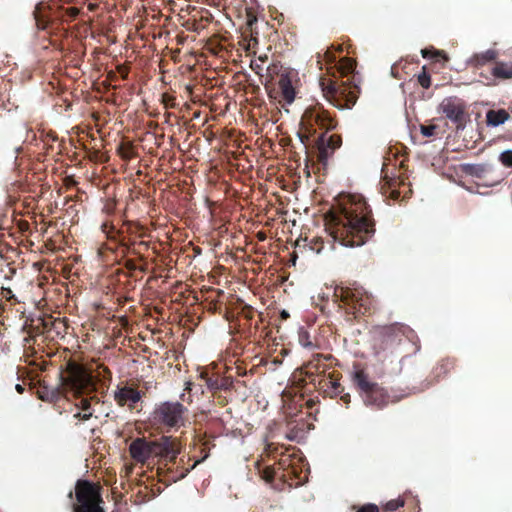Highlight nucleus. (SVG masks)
Listing matches in <instances>:
<instances>
[{"instance_id": "46", "label": "nucleus", "mask_w": 512, "mask_h": 512, "mask_svg": "<svg viewBox=\"0 0 512 512\" xmlns=\"http://www.w3.org/2000/svg\"><path fill=\"white\" fill-rule=\"evenodd\" d=\"M114 210H115V203L113 201H108L103 207V212H105L108 215L113 214Z\"/></svg>"}, {"instance_id": "3", "label": "nucleus", "mask_w": 512, "mask_h": 512, "mask_svg": "<svg viewBox=\"0 0 512 512\" xmlns=\"http://www.w3.org/2000/svg\"><path fill=\"white\" fill-rule=\"evenodd\" d=\"M336 126L335 117L320 103L308 106L302 114L298 136L305 148H312L311 157L315 158L318 170L326 169L329 159L342 145L340 135L329 134Z\"/></svg>"}, {"instance_id": "42", "label": "nucleus", "mask_w": 512, "mask_h": 512, "mask_svg": "<svg viewBox=\"0 0 512 512\" xmlns=\"http://www.w3.org/2000/svg\"><path fill=\"white\" fill-rule=\"evenodd\" d=\"M0 296L2 298H5L8 301H11L12 299L15 298L12 290L10 288H6V287H1V289H0Z\"/></svg>"}, {"instance_id": "5", "label": "nucleus", "mask_w": 512, "mask_h": 512, "mask_svg": "<svg viewBox=\"0 0 512 512\" xmlns=\"http://www.w3.org/2000/svg\"><path fill=\"white\" fill-rule=\"evenodd\" d=\"M77 0H50L39 2L33 11V18L38 30L47 31L55 22L70 23L80 14Z\"/></svg>"}, {"instance_id": "23", "label": "nucleus", "mask_w": 512, "mask_h": 512, "mask_svg": "<svg viewBox=\"0 0 512 512\" xmlns=\"http://www.w3.org/2000/svg\"><path fill=\"white\" fill-rule=\"evenodd\" d=\"M229 394H233L234 398L244 401L248 397V386L244 380H234L232 377V385L229 386Z\"/></svg>"}, {"instance_id": "16", "label": "nucleus", "mask_w": 512, "mask_h": 512, "mask_svg": "<svg viewBox=\"0 0 512 512\" xmlns=\"http://www.w3.org/2000/svg\"><path fill=\"white\" fill-rule=\"evenodd\" d=\"M124 226L127 227L126 231L122 230L121 236H119L115 242L118 244V247L121 248L123 257H126L131 254L133 244L140 241L142 233L138 234V232L141 231L143 227L134 225L131 222L124 223Z\"/></svg>"}, {"instance_id": "32", "label": "nucleus", "mask_w": 512, "mask_h": 512, "mask_svg": "<svg viewBox=\"0 0 512 512\" xmlns=\"http://www.w3.org/2000/svg\"><path fill=\"white\" fill-rule=\"evenodd\" d=\"M267 60V55L259 56L257 59L251 61L250 67L256 74L261 75L264 70L263 65Z\"/></svg>"}, {"instance_id": "55", "label": "nucleus", "mask_w": 512, "mask_h": 512, "mask_svg": "<svg viewBox=\"0 0 512 512\" xmlns=\"http://www.w3.org/2000/svg\"><path fill=\"white\" fill-rule=\"evenodd\" d=\"M332 360H333V358L331 360H324L322 358L321 363L324 364V362H331ZM325 365H326V368H327L328 366H331V363H328V364L325 363Z\"/></svg>"}, {"instance_id": "49", "label": "nucleus", "mask_w": 512, "mask_h": 512, "mask_svg": "<svg viewBox=\"0 0 512 512\" xmlns=\"http://www.w3.org/2000/svg\"><path fill=\"white\" fill-rule=\"evenodd\" d=\"M142 264L141 265H138V270L141 271V272H147V261L146 259L144 261H141Z\"/></svg>"}, {"instance_id": "2", "label": "nucleus", "mask_w": 512, "mask_h": 512, "mask_svg": "<svg viewBox=\"0 0 512 512\" xmlns=\"http://www.w3.org/2000/svg\"><path fill=\"white\" fill-rule=\"evenodd\" d=\"M342 52V47L332 45L327 48L323 56L317 54V66L323 70L326 66V75L321 76L319 85L323 96L338 109L352 108L360 93V88L355 82L356 61L349 57H343L337 61L335 52Z\"/></svg>"}, {"instance_id": "17", "label": "nucleus", "mask_w": 512, "mask_h": 512, "mask_svg": "<svg viewBox=\"0 0 512 512\" xmlns=\"http://www.w3.org/2000/svg\"><path fill=\"white\" fill-rule=\"evenodd\" d=\"M157 446L154 441H147L145 438H137L129 446L131 457L141 463H145L150 457L155 456Z\"/></svg>"}, {"instance_id": "11", "label": "nucleus", "mask_w": 512, "mask_h": 512, "mask_svg": "<svg viewBox=\"0 0 512 512\" xmlns=\"http://www.w3.org/2000/svg\"><path fill=\"white\" fill-rule=\"evenodd\" d=\"M75 494L79 503L74 507L75 512H104L98 504L101 501L100 495L92 483L79 480L76 484Z\"/></svg>"}, {"instance_id": "48", "label": "nucleus", "mask_w": 512, "mask_h": 512, "mask_svg": "<svg viewBox=\"0 0 512 512\" xmlns=\"http://www.w3.org/2000/svg\"><path fill=\"white\" fill-rule=\"evenodd\" d=\"M323 248V241L317 240L313 246H311V249L319 253Z\"/></svg>"}, {"instance_id": "30", "label": "nucleus", "mask_w": 512, "mask_h": 512, "mask_svg": "<svg viewBox=\"0 0 512 512\" xmlns=\"http://www.w3.org/2000/svg\"><path fill=\"white\" fill-rule=\"evenodd\" d=\"M212 396H213L214 401L219 406H222V407L226 406L234 398L233 394H229V393L225 394L224 391L212 393Z\"/></svg>"}, {"instance_id": "10", "label": "nucleus", "mask_w": 512, "mask_h": 512, "mask_svg": "<svg viewBox=\"0 0 512 512\" xmlns=\"http://www.w3.org/2000/svg\"><path fill=\"white\" fill-rule=\"evenodd\" d=\"M374 335L383 350L399 345L403 339L416 344L418 337L415 331L406 324L395 322L389 325L376 326Z\"/></svg>"}, {"instance_id": "14", "label": "nucleus", "mask_w": 512, "mask_h": 512, "mask_svg": "<svg viewBox=\"0 0 512 512\" xmlns=\"http://www.w3.org/2000/svg\"><path fill=\"white\" fill-rule=\"evenodd\" d=\"M284 447L275 443H267L265 450L269 456L280 455L278 460V470H282L281 477L289 476L290 474H296L294 468V459L296 458L295 453L288 454L282 451Z\"/></svg>"}, {"instance_id": "12", "label": "nucleus", "mask_w": 512, "mask_h": 512, "mask_svg": "<svg viewBox=\"0 0 512 512\" xmlns=\"http://www.w3.org/2000/svg\"><path fill=\"white\" fill-rule=\"evenodd\" d=\"M441 109L445 116L456 124L457 128H462L466 122V107L462 100L454 97L446 98L441 103Z\"/></svg>"}, {"instance_id": "28", "label": "nucleus", "mask_w": 512, "mask_h": 512, "mask_svg": "<svg viewBox=\"0 0 512 512\" xmlns=\"http://www.w3.org/2000/svg\"><path fill=\"white\" fill-rule=\"evenodd\" d=\"M497 58V52L495 50L489 49L481 54H477L475 56L477 65H485L488 62L495 61Z\"/></svg>"}, {"instance_id": "9", "label": "nucleus", "mask_w": 512, "mask_h": 512, "mask_svg": "<svg viewBox=\"0 0 512 512\" xmlns=\"http://www.w3.org/2000/svg\"><path fill=\"white\" fill-rule=\"evenodd\" d=\"M188 408L179 401H164L157 404L151 414L154 425L167 431L179 429L187 420Z\"/></svg>"}, {"instance_id": "38", "label": "nucleus", "mask_w": 512, "mask_h": 512, "mask_svg": "<svg viewBox=\"0 0 512 512\" xmlns=\"http://www.w3.org/2000/svg\"><path fill=\"white\" fill-rule=\"evenodd\" d=\"M500 161L506 167H512V150H507L501 153Z\"/></svg>"}, {"instance_id": "19", "label": "nucleus", "mask_w": 512, "mask_h": 512, "mask_svg": "<svg viewBox=\"0 0 512 512\" xmlns=\"http://www.w3.org/2000/svg\"><path fill=\"white\" fill-rule=\"evenodd\" d=\"M201 377L205 379L207 388L211 393L224 391L225 394L229 392V386L232 385V376H220L217 374L209 375L202 373Z\"/></svg>"}, {"instance_id": "35", "label": "nucleus", "mask_w": 512, "mask_h": 512, "mask_svg": "<svg viewBox=\"0 0 512 512\" xmlns=\"http://www.w3.org/2000/svg\"><path fill=\"white\" fill-rule=\"evenodd\" d=\"M299 343L305 348H313L314 344L310 339V335L307 331H301L299 333Z\"/></svg>"}, {"instance_id": "33", "label": "nucleus", "mask_w": 512, "mask_h": 512, "mask_svg": "<svg viewBox=\"0 0 512 512\" xmlns=\"http://www.w3.org/2000/svg\"><path fill=\"white\" fill-rule=\"evenodd\" d=\"M405 504V501L403 498L401 497H398L396 499H392V500H389L385 505H384V509L386 511H396L397 509H399L400 507H403Z\"/></svg>"}, {"instance_id": "58", "label": "nucleus", "mask_w": 512, "mask_h": 512, "mask_svg": "<svg viewBox=\"0 0 512 512\" xmlns=\"http://www.w3.org/2000/svg\"><path fill=\"white\" fill-rule=\"evenodd\" d=\"M217 293H218V295H223L224 294V292L222 290H218Z\"/></svg>"}, {"instance_id": "61", "label": "nucleus", "mask_w": 512, "mask_h": 512, "mask_svg": "<svg viewBox=\"0 0 512 512\" xmlns=\"http://www.w3.org/2000/svg\"><path fill=\"white\" fill-rule=\"evenodd\" d=\"M395 69H396V66L394 65V66L392 67V73H394V70H395Z\"/></svg>"}, {"instance_id": "26", "label": "nucleus", "mask_w": 512, "mask_h": 512, "mask_svg": "<svg viewBox=\"0 0 512 512\" xmlns=\"http://www.w3.org/2000/svg\"><path fill=\"white\" fill-rule=\"evenodd\" d=\"M101 230L104 234H106L107 238L111 241H116L119 236H121L122 230H118L112 223L104 222L101 225Z\"/></svg>"}, {"instance_id": "15", "label": "nucleus", "mask_w": 512, "mask_h": 512, "mask_svg": "<svg viewBox=\"0 0 512 512\" xmlns=\"http://www.w3.org/2000/svg\"><path fill=\"white\" fill-rule=\"evenodd\" d=\"M143 393L133 385H118L114 391V400L120 407H127L133 410L136 404L141 401Z\"/></svg>"}, {"instance_id": "8", "label": "nucleus", "mask_w": 512, "mask_h": 512, "mask_svg": "<svg viewBox=\"0 0 512 512\" xmlns=\"http://www.w3.org/2000/svg\"><path fill=\"white\" fill-rule=\"evenodd\" d=\"M322 358L324 360H331L332 355L317 354L313 360L308 363L307 373L311 374V376L314 374L317 375L318 379L313 377L311 382L317 385L318 390L324 396H329L330 398L337 397L344 392V387L339 382L341 374L334 370L326 373V365L321 363Z\"/></svg>"}, {"instance_id": "52", "label": "nucleus", "mask_w": 512, "mask_h": 512, "mask_svg": "<svg viewBox=\"0 0 512 512\" xmlns=\"http://www.w3.org/2000/svg\"><path fill=\"white\" fill-rule=\"evenodd\" d=\"M97 7H98V5H97V4H94V3H90V4L88 5V9H89L90 11H94V10H96V9H97Z\"/></svg>"}, {"instance_id": "59", "label": "nucleus", "mask_w": 512, "mask_h": 512, "mask_svg": "<svg viewBox=\"0 0 512 512\" xmlns=\"http://www.w3.org/2000/svg\"><path fill=\"white\" fill-rule=\"evenodd\" d=\"M254 328L257 329L258 328V321H255L254 323Z\"/></svg>"}, {"instance_id": "7", "label": "nucleus", "mask_w": 512, "mask_h": 512, "mask_svg": "<svg viewBox=\"0 0 512 512\" xmlns=\"http://www.w3.org/2000/svg\"><path fill=\"white\" fill-rule=\"evenodd\" d=\"M353 383L358 389L366 406L383 409L389 403L400 401L405 395L391 396L382 386L372 381L364 370H357L353 375Z\"/></svg>"}, {"instance_id": "53", "label": "nucleus", "mask_w": 512, "mask_h": 512, "mask_svg": "<svg viewBox=\"0 0 512 512\" xmlns=\"http://www.w3.org/2000/svg\"><path fill=\"white\" fill-rule=\"evenodd\" d=\"M102 369H103V372H104L105 374H107V377L110 379V378H111V372H110V370H109L107 367H102Z\"/></svg>"}, {"instance_id": "25", "label": "nucleus", "mask_w": 512, "mask_h": 512, "mask_svg": "<svg viewBox=\"0 0 512 512\" xmlns=\"http://www.w3.org/2000/svg\"><path fill=\"white\" fill-rule=\"evenodd\" d=\"M150 249V242L141 240L138 243L133 244V248L131 250V255H135L138 257L139 261L145 260V252Z\"/></svg>"}, {"instance_id": "29", "label": "nucleus", "mask_w": 512, "mask_h": 512, "mask_svg": "<svg viewBox=\"0 0 512 512\" xmlns=\"http://www.w3.org/2000/svg\"><path fill=\"white\" fill-rule=\"evenodd\" d=\"M465 172L471 176L482 178L486 172V168L481 164H471L465 167Z\"/></svg>"}, {"instance_id": "21", "label": "nucleus", "mask_w": 512, "mask_h": 512, "mask_svg": "<svg viewBox=\"0 0 512 512\" xmlns=\"http://www.w3.org/2000/svg\"><path fill=\"white\" fill-rule=\"evenodd\" d=\"M279 90L282 98L291 104L295 99V89L292 86L291 80L288 76H281L278 82Z\"/></svg>"}, {"instance_id": "44", "label": "nucleus", "mask_w": 512, "mask_h": 512, "mask_svg": "<svg viewBox=\"0 0 512 512\" xmlns=\"http://www.w3.org/2000/svg\"><path fill=\"white\" fill-rule=\"evenodd\" d=\"M421 53H422V56L424 58L434 57V56H443L444 58H446L445 54L443 52H440V51H430L428 49H423L421 51Z\"/></svg>"}, {"instance_id": "22", "label": "nucleus", "mask_w": 512, "mask_h": 512, "mask_svg": "<svg viewBox=\"0 0 512 512\" xmlns=\"http://www.w3.org/2000/svg\"><path fill=\"white\" fill-rule=\"evenodd\" d=\"M509 113L504 109L489 110L486 114V122L489 126H499L509 119Z\"/></svg>"}, {"instance_id": "13", "label": "nucleus", "mask_w": 512, "mask_h": 512, "mask_svg": "<svg viewBox=\"0 0 512 512\" xmlns=\"http://www.w3.org/2000/svg\"><path fill=\"white\" fill-rule=\"evenodd\" d=\"M401 188H406V184L399 177H390L385 173L380 181L381 194L393 201L404 200L410 190L402 191Z\"/></svg>"}, {"instance_id": "37", "label": "nucleus", "mask_w": 512, "mask_h": 512, "mask_svg": "<svg viewBox=\"0 0 512 512\" xmlns=\"http://www.w3.org/2000/svg\"><path fill=\"white\" fill-rule=\"evenodd\" d=\"M355 512H379V508L376 504L368 503L362 506H353Z\"/></svg>"}, {"instance_id": "4", "label": "nucleus", "mask_w": 512, "mask_h": 512, "mask_svg": "<svg viewBox=\"0 0 512 512\" xmlns=\"http://www.w3.org/2000/svg\"><path fill=\"white\" fill-rule=\"evenodd\" d=\"M61 387L48 391L43 388L39 396L44 401L56 402L63 395L64 390L71 391L76 397L91 394L96 391L95 376L82 364L70 359L60 373Z\"/></svg>"}, {"instance_id": "56", "label": "nucleus", "mask_w": 512, "mask_h": 512, "mask_svg": "<svg viewBox=\"0 0 512 512\" xmlns=\"http://www.w3.org/2000/svg\"><path fill=\"white\" fill-rule=\"evenodd\" d=\"M281 315H282V317H283V318H287V317L289 316V315H288V313H287L286 311H283V312L281 313Z\"/></svg>"}, {"instance_id": "36", "label": "nucleus", "mask_w": 512, "mask_h": 512, "mask_svg": "<svg viewBox=\"0 0 512 512\" xmlns=\"http://www.w3.org/2000/svg\"><path fill=\"white\" fill-rule=\"evenodd\" d=\"M93 398L94 397H91V398L80 397L79 402L76 404V406L79 409H81L83 412L93 411L92 407H91V400Z\"/></svg>"}, {"instance_id": "6", "label": "nucleus", "mask_w": 512, "mask_h": 512, "mask_svg": "<svg viewBox=\"0 0 512 512\" xmlns=\"http://www.w3.org/2000/svg\"><path fill=\"white\" fill-rule=\"evenodd\" d=\"M333 297L339 307L345 311L348 321L370 315L373 312L374 300L362 288L336 286Z\"/></svg>"}, {"instance_id": "45", "label": "nucleus", "mask_w": 512, "mask_h": 512, "mask_svg": "<svg viewBox=\"0 0 512 512\" xmlns=\"http://www.w3.org/2000/svg\"><path fill=\"white\" fill-rule=\"evenodd\" d=\"M93 415V411H86V412H77L74 414V417L81 420V421H87L89 420Z\"/></svg>"}, {"instance_id": "41", "label": "nucleus", "mask_w": 512, "mask_h": 512, "mask_svg": "<svg viewBox=\"0 0 512 512\" xmlns=\"http://www.w3.org/2000/svg\"><path fill=\"white\" fill-rule=\"evenodd\" d=\"M234 370H235V374L238 377H243L248 374L247 367L243 362L237 363L236 366L234 367Z\"/></svg>"}, {"instance_id": "47", "label": "nucleus", "mask_w": 512, "mask_h": 512, "mask_svg": "<svg viewBox=\"0 0 512 512\" xmlns=\"http://www.w3.org/2000/svg\"><path fill=\"white\" fill-rule=\"evenodd\" d=\"M339 396H340L341 401H342L346 406H348V405H349V403H350V401H351L350 394H348V393H344V392H343V393H342V394H340Z\"/></svg>"}, {"instance_id": "51", "label": "nucleus", "mask_w": 512, "mask_h": 512, "mask_svg": "<svg viewBox=\"0 0 512 512\" xmlns=\"http://www.w3.org/2000/svg\"><path fill=\"white\" fill-rule=\"evenodd\" d=\"M257 237H258V239H259L260 241H264V240L266 239V235H265V233H264V232H259V233L257 234Z\"/></svg>"}, {"instance_id": "43", "label": "nucleus", "mask_w": 512, "mask_h": 512, "mask_svg": "<svg viewBox=\"0 0 512 512\" xmlns=\"http://www.w3.org/2000/svg\"><path fill=\"white\" fill-rule=\"evenodd\" d=\"M124 267L129 272H134V271L138 270V265L136 264V261L134 259H126L124 261Z\"/></svg>"}, {"instance_id": "50", "label": "nucleus", "mask_w": 512, "mask_h": 512, "mask_svg": "<svg viewBox=\"0 0 512 512\" xmlns=\"http://www.w3.org/2000/svg\"><path fill=\"white\" fill-rule=\"evenodd\" d=\"M118 70L123 79H126L128 77V70L126 68L119 67Z\"/></svg>"}, {"instance_id": "57", "label": "nucleus", "mask_w": 512, "mask_h": 512, "mask_svg": "<svg viewBox=\"0 0 512 512\" xmlns=\"http://www.w3.org/2000/svg\"><path fill=\"white\" fill-rule=\"evenodd\" d=\"M188 471H189V470L187 469V470H185V472H181V474H180V476H179V477H180V478H183V477L186 475V473H187Z\"/></svg>"}, {"instance_id": "40", "label": "nucleus", "mask_w": 512, "mask_h": 512, "mask_svg": "<svg viewBox=\"0 0 512 512\" xmlns=\"http://www.w3.org/2000/svg\"><path fill=\"white\" fill-rule=\"evenodd\" d=\"M280 470H278V467L275 469V468H270V467H267L265 470H264V478L267 480V481H272L277 475H278V472Z\"/></svg>"}, {"instance_id": "27", "label": "nucleus", "mask_w": 512, "mask_h": 512, "mask_svg": "<svg viewBox=\"0 0 512 512\" xmlns=\"http://www.w3.org/2000/svg\"><path fill=\"white\" fill-rule=\"evenodd\" d=\"M239 315L248 322L249 327L253 325V320L256 316L260 317L253 307L246 304L242 306Z\"/></svg>"}, {"instance_id": "34", "label": "nucleus", "mask_w": 512, "mask_h": 512, "mask_svg": "<svg viewBox=\"0 0 512 512\" xmlns=\"http://www.w3.org/2000/svg\"><path fill=\"white\" fill-rule=\"evenodd\" d=\"M161 103L165 106V108H175L176 107V97L169 94L163 93L161 96Z\"/></svg>"}, {"instance_id": "1", "label": "nucleus", "mask_w": 512, "mask_h": 512, "mask_svg": "<svg viewBox=\"0 0 512 512\" xmlns=\"http://www.w3.org/2000/svg\"><path fill=\"white\" fill-rule=\"evenodd\" d=\"M325 227L334 241L345 247H359L375 233L372 211L360 195L344 197L325 214Z\"/></svg>"}, {"instance_id": "18", "label": "nucleus", "mask_w": 512, "mask_h": 512, "mask_svg": "<svg viewBox=\"0 0 512 512\" xmlns=\"http://www.w3.org/2000/svg\"><path fill=\"white\" fill-rule=\"evenodd\" d=\"M157 446L155 456H160L169 462L174 463L180 452L179 443L171 437H162L159 441H154Z\"/></svg>"}, {"instance_id": "20", "label": "nucleus", "mask_w": 512, "mask_h": 512, "mask_svg": "<svg viewBox=\"0 0 512 512\" xmlns=\"http://www.w3.org/2000/svg\"><path fill=\"white\" fill-rule=\"evenodd\" d=\"M491 74L499 80L512 79V61H495Z\"/></svg>"}, {"instance_id": "54", "label": "nucleus", "mask_w": 512, "mask_h": 512, "mask_svg": "<svg viewBox=\"0 0 512 512\" xmlns=\"http://www.w3.org/2000/svg\"><path fill=\"white\" fill-rule=\"evenodd\" d=\"M15 388H16L17 392H19V393H23V391H24V387L20 384H17Z\"/></svg>"}, {"instance_id": "39", "label": "nucleus", "mask_w": 512, "mask_h": 512, "mask_svg": "<svg viewBox=\"0 0 512 512\" xmlns=\"http://www.w3.org/2000/svg\"><path fill=\"white\" fill-rule=\"evenodd\" d=\"M436 129H437L436 125H422L421 133L425 137H432L435 135Z\"/></svg>"}, {"instance_id": "60", "label": "nucleus", "mask_w": 512, "mask_h": 512, "mask_svg": "<svg viewBox=\"0 0 512 512\" xmlns=\"http://www.w3.org/2000/svg\"><path fill=\"white\" fill-rule=\"evenodd\" d=\"M57 324H63L62 321H58V322H55L54 325L56 326Z\"/></svg>"}, {"instance_id": "31", "label": "nucleus", "mask_w": 512, "mask_h": 512, "mask_svg": "<svg viewBox=\"0 0 512 512\" xmlns=\"http://www.w3.org/2000/svg\"><path fill=\"white\" fill-rule=\"evenodd\" d=\"M417 82L424 89H428L431 86V76L425 66L422 67L421 72L417 75Z\"/></svg>"}, {"instance_id": "24", "label": "nucleus", "mask_w": 512, "mask_h": 512, "mask_svg": "<svg viewBox=\"0 0 512 512\" xmlns=\"http://www.w3.org/2000/svg\"><path fill=\"white\" fill-rule=\"evenodd\" d=\"M454 367V361L451 359H442L433 369L435 378L447 375Z\"/></svg>"}]
</instances>
